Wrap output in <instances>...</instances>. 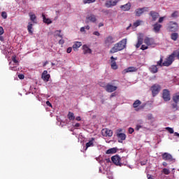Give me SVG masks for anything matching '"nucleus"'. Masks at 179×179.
<instances>
[{"mask_svg":"<svg viewBox=\"0 0 179 179\" xmlns=\"http://www.w3.org/2000/svg\"><path fill=\"white\" fill-rule=\"evenodd\" d=\"M127 47V38H123L117 43L115 44L114 46L110 50V54H115L118 51H122Z\"/></svg>","mask_w":179,"mask_h":179,"instance_id":"obj_1","label":"nucleus"},{"mask_svg":"<svg viewBox=\"0 0 179 179\" xmlns=\"http://www.w3.org/2000/svg\"><path fill=\"white\" fill-rule=\"evenodd\" d=\"M175 58L179 59V50H174L171 55L163 62L164 66H170L173 62H174Z\"/></svg>","mask_w":179,"mask_h":179,"instance_id":"obj_2","label":"nucleus"},{"mask_svg":"<svg viewBox=\"0 0 179 179\" xmlns=\"http://www.w3.org/2000/svg\"><path fill=\"white\" fill-rule=\"evenodd\" d=\"M150 90L152 92V97H155V96L159 94L160 90H162V87L159 84H154L151 87Z\"/></svg>","mask_w":179,"mask_h":179,"instance_id":"obj_3","label":"nucleus"},{"mask_svg":"<svg viewBox=\"0 0 179 179\" xmlns=\"http://www.w3.org/2000/svg\"><path fill=\"white\" fill-rule=\"evenodd\" d=\"M142 101H139V99L136 100L133 103L134 108H136V111H139L140 110H143L145 108V104L141 105Z\"/></svg>","mask_w":179,"mask_h":179,"instance_id":"obj_4","label":"nucleus"},{"mask_svg":"<svg viewBox=\"0 0 179 179\" xmlns=\"http://www.w3.org/2000/svg\"><path fill=\"white\" fill-rule=\"evenodd\" d=\"M115 43V41L114 40V37L111 36H108L106 38H105L104 40V44L108 48H110V46Z\"/></svg>","mask_w":179,"mask_h":179,"instance_id":"obj_5","label":"nucleus"},{"mask_svg":"<svg viewBox=\"0 0 179 179\" xmlns=\"http://www.w3.org/2000/svg\"><path fill=\"white\" fill-rule=\"evenodd\" d=\"M117 59H118V57H110V68L114 71L118 69V65H117V62H115Z\"/></svg>","mask_w":179,"mask_h":179,"instance_id":"obj_6","label":"nucleus"},{"mask_svg":"<svg viewBox=\"0 0 179 179\" xmlns=\"http://www.w3.org/2000/svg\"><path fill=\"white\" fill-rule=\"evenodd\" d=\"M162 99L164 101H170L171 97L170 96V91L169 90H164L162 92Z\"/></svg>","mask_w":179,"mask_h":179,"instance_id":"obj_7","label":"nucleus"},{"mask_svg":"<svg viewBox=\"0 0 179 179\" xmlns=\"http://www.w3.org/2000/svg\"><path fill=\"white\" fill-rule=\"evenodd\" d=\"M167 30H169V31H177V30H178V24L177 22H170Z\"/></svg>","mask_w":179,"mask_h":179,"instance_id":"obj_8","label":"nucleus"},{"mask_svg":"<svg viewBox=\"0 0 179 179\" xmlns=\"http://www.w3.org/2000/svg\"><path fill=\"white\" fill-rule=\"evenodd\" d=\"M121 0H108L105 3V6L106 8H113V6H115L118 2Z\"/></svg>","mask_w":179,"mask_h":179,"instance_id":"obj_9","label":"nucleus"},{"mask_svg":"<svg viewBox=\"0 0 179 179\" xmlns=\"http://www.w3.org/2000/svg\"><path fill=\"white\" fill-rule=\"evenodd\" d=\"M118 87L117 86H114L111 84H107L105 86V90L108 92V93H113V92H115Z\"/></svg>","mask_w":179,"mask_h":179,"instance_id":"obj_10","label":"nucleus"},{"mask_svg":"<svg viewBox=\"0 0 179 179\" xmlns=\"http://www.w3.org/2000/svg\"><path fill=\"white\" fill-rule=\"evenodd\" d=\"M148 8L143 7V8H139L135 10V15L136 16H141L144 12H148Z\"/></svg>","mask_w":179,"mask_h":179,"instance_id":"obj_11","label":"nucleus"},{"mask_svg":"<svg viewBox=\"0 0 179 179\" xmlns=\"http://www.w3.org/2000/svg\"><path fill=\"white\" fill-rule=\"evenodd\" d=\"M149 15H150L152 22H156V20H157L160 16L159 13L154 10L150 11Z\"/></svg>","mask_w":179,"mask_h":179,"instance_id":"obj_12","label":"nucleus"},{"mask_svg":"<svg viewBox=\"0 0 179 179\" xmlns=\"http://www.w3.org/2000/svg\"><path fill=\"white\" fill-rule=\"evenodd\" d=\"M111 160L116 166H121V158L118 155H115L111 157Z\"/></svg>","mask_w":179,"mask_h":179,"instance_id":"obj_13","label":"nucleus"},{"mask_svg":"<svg viewBox=\"0 0 179 179\" xmlns=\"http://www.w3.org/2000/svg\"><path fill=\"white\" fill-rule=\"evenodd\" d=\"M162 159L167 162H173V160H174L173 159V156L171 154H169V152H164L162 154Z\"/></svg>","mask_w":179,"mask_h":179,"instance_id":"obj_14","label":"nucleus"},{"mask_svg":"<svg viewBox=\"0 0 179 179\" xmlns=\"http://www.w3.org/2000/svg\"><path fill=\"white\" fill-rule=\"evenodd\" d=\"M138 71V69L135 66H129L127 69H125L122 71V75H125L126 73H128L129 72H136Z\"/></svg>","mask_w":179,"mask_h":179,"instance_id":"obj_15","label":"nucleus"},{"mask_svg":"<svg viewBox=\"0 0 179 179\" xmlns=\"http://www.w3.org/2000/svg\"><path fill=\"white\" fill-rule=\"evenodd\" d=\"M102 135L103 136H113V130L108 129H102Z\"/></svg>","mask_w":179,"mask_h":179,"instance_id":"obj_16","label":"nucleus"},{"mask_svg":"<svg viewBox=\"0 0 179 179\" xmlns=\"http://www.w3.org/2000/svg\"><path fill=\"white\" fill-rule=\"evenodd\" d=\"M116 135L117 137L120 138V140H118L119 143H122V141L127 139V135L124 133H117Z\"/></svg>","mask_w":179,"mask_h":179,"instance_id":"obj_17","label":"nucleus"},{"mask_svg":"<svg viewBox=\"0 0 179 179\" xmlns=\"http://www.w3.org/2000/svg\"><path fill=\"white\" fill-rule=\"evenodd\" d=\"M152 27H153V31L155 33H160V30H161V29L162 27V24H160L158 22H157V23L154 24L152 25Z\"/></svg>","mask_w":179,"mask_h":179,"instance_id":"obj_18","label":"nucleus"},{"mask_svg":"<svg viewBox=\"0 0 179 179\" xmlns=\"http://www.w3.org/2000/svg\"><path fill=\"white\" fill-rule=\"evenodd\" d=\"M96 20L97 19L96 18V15L93 14L86 17V23H89V22H92V23H96Z\"/></svg>","mask_w":179,"mask_h":179,"instance_id":"obj_19","label":"nucleus"},{"mask_svg":"<svg viewBox=\"0 0 179 179\" xmlns=\"http://www.w3.org/2000/svg\"><path fill=\"white\" fill-rule=\"evenodd\" d=\"M41 78L45 82H48V80H50V74H48L47 70L43 71Z\"/></svg>","mask_w":179,"mask_h":179,"instance_id":"obj_20","label":"nucleus"},{"mask_svg":"<svg viewBox=\"0 0 179 179\" xmlns=\"http://www.w3.org/2000/svg\"><path fill=\"white\" fill-rule=\"evenodd\" d=\"M144 43L146 45H153L155 44V40L152 38L146 37L144 39Z\"/></svg>","mask_w":179,"mask_h":179,"instance_id":"obj_21","label":"nucleus"},{"mask_svg":"<svg viewBox=\"0 0 179 179\" xmlns=\"http://www.w3.org/2000/svg\"><path fill=\"white\" fill-rule=\"evenodd\" d=\"M120 9L124 12L129 10V9H131V3H127L124 5L120 6Z\"/></svg>","mask_w":179,"mask_h":179,"instance_id":"obj_22","label":"nucleus"},{"mask_svg":"<svg viewBox=\"0 0 179 179\" xmlns=\"http://www.w3.org/2000/svg\"><path fill=\"white\" fill-rule=\"evenodd\" d=\"M149 69H150V72H151V73H157V72H159V69H157V65L151 66Z\"/></svg>","mask_w":179,"mask_h":179,"instance_id":"obj_23","label":"nucleus"},{"mask_svg":"<svg viewBox=\"0 0 179 179\" xmlns=\"http://www.w3.org/2000/svg\"><path fill=\"white\" fill-rule=\"evenodd\" d=\"M84 54H92V49H90L87 45L83 46Z\"/></svg>","mask_w":179,"mask_h":179,"instance_id":"obj_24","label":"nucleus"},{"mask_svg":"<svg viewBox=\"0 0 179 179\" xmlns=\"http://www.w3.org/2000/svg\"><path fill=\"white\" fill-rule=\"evenodd\" d=\"M29 16L30 17V20L33 22V23H37V22L36 21L37 19V17L36 16V14H34L32 13H29Z\"/></svg>","mask_w":179,"mask_h":179,"instance_id":"obj_25","label":"nucleus"},{"mask_svg":"<svg viewBox=\"0 0 179 179\" xmlns=\"http://www.w3.org/2000/svg\"><path fill=\"white\" fill-rule=\"evenodd\" d=\"M142 44H143V38L138 36V42L136 45V48H139V47H141V45H142Z\"/></svg>","mask_w":179,"mask_h":179,"instance_id":"obj_26","label":"nucleus"},{"mask_svg":"<svg viewBox=\"0 0 179 179\" xmlns=\"http://www.w3.org/2000/svg\"><path fill=\"white\" fill-rule=\"evenodd\" d=\"M80 47H82V43L81 42H76L73 45V50L74 51H77L78 48H80Z\"/></svg>","mask_w":179,"mask_h":179,"instance_id":"obj_27","label":"nucleus"},{"mask_svg":"<svg viewBox=\"0 0 179 179\" xmlns=\"http://www.w3.org/2000/svg\"><path fill=\"white\" fill-rule=\"evenodd\" d=\"M106 155H113L117 153V148H110L106 152Z\"/></svg>","mask_w":179,"mask_h":179,"instance_id":"obj_28","label":"nucleus"},{"mask_svg":"<svg viewBox=\"0 0 179 179\" xmlns=\"http://www.w3.org/2000/svg\"><path fill=\"white\" fill-rule=\"evenodd\" d=\"M67 117L69 118V121H73L75 120V114L72 112H69Z\"/></svg>","mask_w":179,"mask_h":179,"instance_id":"obj_29","label":"nucleus"},{"mask_svg":"<svg viewBox=\"0 0 179 179\" xmlns=\"http://www.w3.org/2000/svg\"><path fill=\"white\" fill-rule=\"evenodd\" d=\"M42 17L43 19V22L47 23V24H51L52 23V21L50 20V18H46L45 15L44 14L42 15Z\"/></svg>","mask_w":179,"mask_h":179,"instance_id":"obj_30","label":"nucleus"},{"mask_svg":"<svg viewBox=\"0 0 179 179\" xmlns=\"http://www.w3.org/2000/svg\"><path fill=\"white\" fill-rule=\"evenodd\" d=\"M171 38L173 41H177V38H178V33H172L171 34Z\"/></svg>","mask_w":179,"mask_h":179,"instance_id":"obj_31","label":"nucleus"},{"mask_svg":"<svg viewBox=\"0 0 179 179\" xmlns=\"http://www.w3.org/2000/svg\"><path fill=\"white\" fill-rule=\"evenodd\" d=\"M33 24H31V22H29L28 26H27V30L28 32L29 33V34H33Z\"/></svg>","mask_w":179,"mask_h":179,"instance_id":"obj_32","label":"nucleus"},{"mask_svg":"<svg viewBox=\"0 0 179 179\" xmlns=\"http://www.w3.org/2000/svg\"><path fill=\"white\" fill-rule=\"evenodd\" d=\"M94 141V138H92V139L86 143V149H87V148H90L91 146H94V145L93 144Z\"/></svg>","mask_w":179,"mask_h":179,"instance_id":"obj_33","label":"nucleus"},{"mask_svg":"<svg viewBox=\"0 0 179 179\" xmlns=\"http://www.w3.org/2000/svg\"><path fill=\"white\" fill-rule=\"evenodd\" d=\"M172 100L174 103H179V95L176 94L175 95L173 96Z\"/></svg>","mask_w":179,"mask_h":179,"instance_id":"obj_34","label":"nucleus"},{"mask_svg":"<svg viewBox=\"0 0 179 179\" xmlns=\"http://www.w3.org/2000/svg\"><path fill=\"white\" fill-rule=\"evenodd\" d=\"M163 56L160 57V59L157 62V66H164L163 64Z\"/></svg>","mask_w":179,"mask_h":179,"instance_id":"obj_35","label":"nucleus"},{"mask_svg":"<svg viewBox=\"0 0 179 179\" xmlns=\"http://www.w3.org/2000/svg\"><path fill=\"white\" fill-rule=\"evenodd\" d=\"M141 23H143V21L138 20H136L135 22H134L133 26L134 27H138V26H141Z\"/></svg>","mask_w":179,"mask_h":179,"instance_id":"obj_36","label":"nucleus"},{"mask_svg":"<svg viewBox=\"0 0 179 179\" xmlns=\"http://www.w3.org/2000/svg\"><path fill=\"white\" fill-rule=\"evenodd\" d=\"M162 173L164 174H165L166 176H169V174H170V170L169 169H167L166 168L163 169L162 170Z\"/></svg>","mask_w":179,"mask_h":179,"instance_id":"obj_37","label":"nucleus"},{"mask_svg":"<svg viewBox=\"0 0 179 179\" xmlns=\"http://www.w3.org/2000/svg\"><path fill=\"white\" fill-rule=\"evenodd\" d=\"M96 2V0H83V3L86 5V3H93Z\"/></svg>","mask_w":179,"mask_h":179,"instance_id":"obj_38","label":"nucleus"},{"mask_svg":"<svg viewBox=\"0 0 179 179\" xmlns=\"http://www.w3.org/2000/svg\"><path fill=\"white\" fill-rule=\"evenodd\" d=\"M177 104L178 103H172V108L175 110V111H177V110H178V106Z\"/></svg>","mask_w":179,"mask_h":179,"instance_id":"obj_39","label":"nucleus"},{"mask_svg":"<svg viewBox=\"0 0 179 179\" xmlns=\"http://www.w3.org/2000/svg\"><path fill=\"white\" fill-rule=\"evenodd\" d=\"M165 129L166 131H168V132H169V134H174V129H173V128H171V127H166Z\"/></svg>","mask_w":179,"mask_h":179,"instance_id":"obj_40","label":"nucleus"},{"mask_svg":"<svg viewBox=\"0 0 179 179\" xmlns=\"http://www.w3.org/2000/svg\"><path fill=\"white\" fill-rule=\"evenodd\" d=\"M1 16H2V18H3V19H7V17H8V14L6 13V12L3 11V12L1 13Z\"/></svg>","mask_w":179,"mask_h":179,"instance_id":"obj_41","label":"nucleus"},{"mask_svg":"<svg viewBox=\"0 0 179 179\" xmlns=\"http://www.w3.org/2000/svg\"><path fill=\"white\" fill-rule=\"evenodd\" d=\"M177 16H178V11H175L171 14V17H177Z\"/></svg>","mask_w":179,"mask_h":179,"instance_id":"obj_42","label":"nucleus"},{"mask_svg":"<svg viewBox=\"0 0 179 179\" xmlns=\"http://www.w3.org/2000/svg\"><path fill=\"white\" fill-rule=\"evenodd\" d=\"M56 36H57L58 37H59L60 38H62V35H61V30H59V31H56Z\"/></svg>","mask_w":179,"mask_h":179,"instance_id":"obj_43","label":"nucleus"},{"mask_svg":"<svg viewBox=\"0 0 179 179\" xmlns=\"http://www.w3.org/2000/svg\"><path fill=\"white\" fill-rule=\"evenodd\" d=\"M12 61L13 62L14 64H17L19 62L16 59V57L13 56L12 57Z\"/></svg>","mask_w":179,"mask_h":179,"instance_id":"obj_44","label":"nucleus"},{"mask_svg":"<svg viewBox=\"0 0 179 179\" xmlns=\"http://www.w3.org/2000/svg\"><path fill=\"white\" fill-rule=\"evenodd\" d=\"M148 48H149L148 46H146L145 45H142L141 50H142L143 51H145V50H148Z\"/></svg>","mask_w":179,"mask_h":179,"instance_id":"obj_45","label":"nucleus"},{"mask_svg":"<svg viewBox=\"0 0 179 179\" xmlns=\"http://www.w3.org/2000/svg\"><path fill=\"white\" fill-rule=\"evenodd\" d=\"M134 131H135V129H134V128L132 127L129 128V134H134Z\"/></svg>","mask_w":179,"mask_h":179,"instance_id":"obj_46","label":"nucleus"},{"mask_svg":"<svg viewBox=\"0 0 179 179\" xmlns=\"http://www.w3.org/2000/svg\"><path fill=\"white\" fill-rule=\"evenodd\" d=\"M164 20V17H160L158 20V23H163V21Z\"/></svg>","mask_w":179,"mask_h":179,"instance_id":"obj_47","label":"nucleus"},{"mask_svg":"<svg viewBox=\"0 0 179 179\" xmlns=\"http://www.w3.org/2000/svg\"><path fill=\"white\" fill-rule=\"evenodd\" d=\"M66 52L68 54H71V52H72V48L71 47L68 48L67 50H66Z\"/></svg>","mask_w":179,"mask_h":179,"instance_id":"obj_48","label":"nucleus"},{"mask_svg":"<svg viewBox=\"0 0 179 179\" xmlns=\"http://www.w3.org/2000/svg\"><path fill=\"white\" fill-rule=\"evenodd\" d=\"M3 33H4L3 28L2 27H0V36H2Z\"/></svg>","mask_w":179,"mask_h":179,"instance_id":"obj_49","label":"nucleus"},{"mask_svg":"<svg viewBox=\"0 0 179 179\" xmlns=\"http://www.w3.org/2000/svg\"><path fill=\"white\" fill-rule=\"evenodd\" d=\"M10 71H17V67H16V66H13V67L10 66Z\"/></svg>","mask_w":179,"mask_h":179,"instance_id":"obj_50","label":"nucleus"},{"mask_svg":"<svg viewBox=\"0 0 179 179\" xmlns=\"http://www.w3.org/2000/svg\"><path fill=\"white\" fill-rule=\"evenodd\" d=\"M141 128H142V126L140 124H137L136 127V131H139V129H141Z\"/></svg>","mask_w":179,"mask_h":179,"instance_id":"obj_51","label":"nucleus"},{"mask_svg":"<svg viewBox=\"0 0 179 179\" xmlns=\"http://www.w3.org/2000/svg\"><path fill=\"white\" fill-rule=\"evenodd\" d=\"M46 105H47L48 107H52V104H51V102H50V101H46Z\"/></svg>","mask_w":179,"mask_h":179,"instance_id":"obj_52","label":"nucleus"},{"mask_svg":"<svg viewBox=\"0 0 179 179\" xmlns=\"http://www.w3.org/2000/svg\"><path fill=\"white\" fill-rule=\"evenodd\" d=\"M64 43H65V41H64V39H60L59 41V44H60L61 45H62Z\"/></svg>","mask_w":179,"mask_h":179,"instance_id":"obj_53","label":"nucleus"},{"mask_svg":"<svg viewBox=\"0 0 179 179\" xmlns=\"http://www.w3.org/2000/svg\"><path fill=\"white\" fill-rule=\"evenodd\" d=\"M19 79H24V75L23 74H19L18 75Z\"/></svg>","mask_w":179,"mask_h":179,"instance_id":"obj_54","label":"nucleus"},{"mask_svg":"<svg viewBox=\"0 0 179 179\" xmlns=\"http://www.w3.org/2000/svg\"><path fill=\"white\" fill-rule=\"evenodd\" d=\"M93 34H94V36H100V32L99 31H94L93 32Z\"/></svg>","mask_w":179,"mask_h":179,"instance_id":"obj_55","label":"nucleus"},{"mask_svg":"<svg viewBox=\"0 0 179 179\" xmlns=\"http://www.w3.org/2000/svg\"><path fill=\"white\" fill-rule=\"evenodd\" d=\"M152 118H153V115L149 114V115H148V120H152Z\"/></svg>","mask_w":179,"mask_h":179,"instance_id":"obj_56","label":"nucleus"},{"mask_svg":"<svg viewBox=\"0 0 179 179\" xmlns=\"http://www.w3.org/2000/svg\"><path fill=\"white\" fill-rule=\"evenodd\" d=\"M76 121H81L82 118L80 117V116L76 117Z\"/></svg>","mask_w":179,"mask_h":179,"instance_id":"obj_57","label":"nucleus"},{"mask_svg":"<svg viewBox=\"0 0 179 179\" xmlns=\"http://www.w3.org/2000/svg\"><path fill=\"white\" fill-rule=\"evenodd\" d=\"M75 128H79V127H80V124L79 123H76L75 125H74Z\"/></svg>","mask_w":179,"mask_h":179,"instance_id":"obj_58","label":"nucleus"},{"mask_svg":"<svg viewBox=\"0 0 179 179\" xmlns=\"http://www.w3.org/2000/svg\"><path fill=\"white\" fill-rule=\"evenodd\" d=\"M85 27H83L80 28V31H81L82 33H83V31H85Z\"/></svg>","mask_w":179,"mask_h":179,"instance_id":"obj_59","label":"nucleus"},{"mask_svg":"<svg viewBox=\"0 0 179 179\" xmlns=\"http://www.w3.org/2000/svg\"><path fill=\"white\" fill-rule=\"evenodd\" d=\"M162 165L164 166V167H167V162H164L162 163Z\"/></svg>","mask_w":179,"mask_h":179,"instance_id":"obj_60","label":"nucleus"},{"mask_svg":"<svg viewBox=\"0 0 179 179\" xmlns=\"http://www.w3.org/2000/svg\"><path fill=\"white\" fill-rule=\"evenodd\" d=\"M120 132H122V129H119L117 130V134H120Z\"/></svg>","mask_w":179,"mask_h":179,"instance_id":"obj_61","label":"nucleus"},{"mask_svg":"<svg viewBox=\"0 0 179 179\" xmlns=\"http://www.w3.org/2000/svg\"><path fill=\"white\" fill-rule=\"evenodd\" d=\"M0 41H4L3 36H0Z\"/></svg>","mask_w":179,"mask_h":179,"instance_id":"obj_62","label":"nucleus"},{"mask_svg":"<svg viewBox=\"0 0 179 179\" xmlns=\"http://www.w3.org/2000/svg\"><path fill=\"white\" fill-rule=\"evenodd\" d=\"M103 26H104V24L103 23L100 22L99 24V27H103Z\"/></svg>","mask_w":179,"mask_h":179,"instance_id":"obj_63","label":"nucleus"},{"mask_svg":"<svg viewBox=\"0 0 179 179\" xmlns=\"http://www.w3.org/2000/svg\"><path fill=\"white\" fill-rule=\"evenodd\" d=\"M48 64V61H46L43 63V66H45Z\"/></svg>","mask_w":179,"mask_h":179,"instance_id":"obj_64","label":"nucleus"}]
</instances>
